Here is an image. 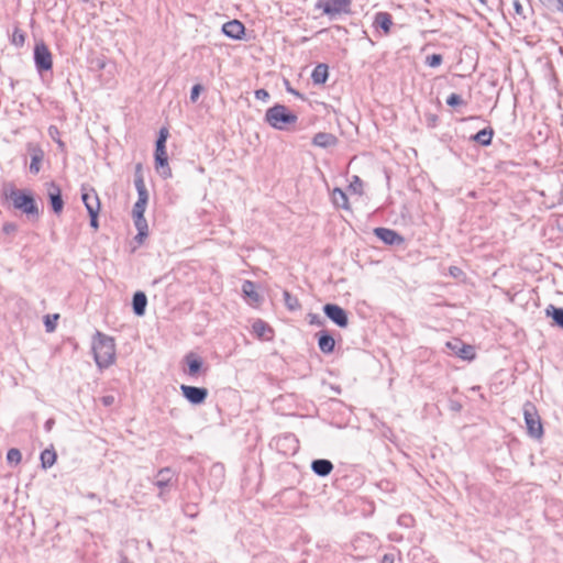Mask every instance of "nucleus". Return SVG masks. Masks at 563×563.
Wrapping results in <instances>:
<instances>
[{"label":"nucleus","mask_w":563,"mask_h":563,"mask_svg":"<svg viewBox=\"0 0 563 563\" xmlns=\"http://www.w3.org/2000/svg\"><path fill=\"white\" fill-rule=\"evenodd\" d=\"M26 150L31 157L30 172L33 175H36L41 170V164L44 159L45 153L40 144L32 142L27 143Z\"/></svg>","instance_id":"9"},{"label":"nucleus","mask_w":563,"mask_h":563,"mask_svg":"<svg viewBox=\"0 0 563 563\" xmlns=\"http://www.w3.org/2000/svg\"><path fill=\"white\" fill-rule=\"evenodd\" d=\"M349 188L358 195L363 192V181L358 176H353V180L351 181Z\"/></svg>","instance_id":"35"},{"label":"nucleus","mask_w":563,"mask_h":563,"mask_svg":"<svg viewBox=\"0 0 563 563\" xmlns=\"http://www.w3.org/2000/svg\"><path fill=\"white\" fill-rule=\"evenodd\" d=\"M318 336V346L324 354H331L335 347L334 338L325 330H322L316 334Z\"/></svg>","instance_id":"17"},{"label":"nucleus","mask_w":563,"mask_h":563,"mask_svg":"<svg viewBox=\"0 0 563 563\" xmlns=\"http://www.w3.org/2000/svg\"><path fill=\"white\" fill-rule=\"evenodd\" d=\"M86 497H87L88 499H91V500H97V501H98V504H100V503H101V498H100L97 494H95V493H88V494L86 495Z\"/></svg>","instance_id":"54"},{"label":"nucleus","mask_w":563,"mask_h":563,"mask_svg":"<svg viewBox=\"0 0 563 563\" xmlns=\"http://www.w3.org/2000/svg\"><path fill=\"white\" fill-rule=\"evenodd\" d=\"M442 60H443L442 55L432 54V55L427 56L426 64L429 67L435 68L442 64Z\"/></svg>","instance_id":"34"},{"label":"nucleus","mask_w":563,"mask_h":563,"mask_svg":"<svg viewBox=\"0 0 563 563\" xmlns=\"http://www.w3.org/2000/svg\"><path fill=\"white\" fill-rule=\"evenodd\" d=\"M395 555L393 553H386L383 555L380 563H394Z\"/></svg>","instance_id":"50"},{"label":"nucleus","mask_w":563,"mask_h":563,"mask_svg":"<svg viewBox=\"0 0 563 563\" xmlns=\"http://www.w3.org/2000/svg\"><path fill=\"white\" fill-rule=\"evenodd\" d=\"M329 77V67L325 64H318L312 70L311 78L313 84L322 85Z\"/></svg>","instance_id":"24"},{"label":"nucleus","mask_w":563,"mask_h":563,"mask_svg":"<svg viewBox=\"0 0 563 563\" xmlns=\"http://www.w3.org/2000/svg\"><path fill=\"white\" fill-rule=\"evenodd\" d=\"M155 150H166V141L157 137Z\"/></svg>","instance_id":"51"},{"label":"nucleus","mask_w":563,"mask_h":563,"mask_svg":"<svg viewBox=\"0 0 563 563\" xmlns=\"http://www.w3.org/2000/svg\"><path fill=\"white\" fill-rule=\"evenodd\" d=\"M155 168L159 172L163 178L172 177V169L168 165V156L166 150H155L154 154Z\"/></svg>","instance_id":"14"},{"label":"nucleus","mask_w":563,"mask_h":563,"mask_svg":"<svg viewBox=\"0 0 563 563\" xmlns=\"http://www.w3.org/2000/svg\"><path fill=\"white\" fill-rule=\"evenodd\" d=\"M147 306V298L143 291H136L132 298L133 312L137 317H142L145 313Z\"/></svg>","instance_id":"22"},{"label":"nucleus","mask_w":563,"mask_h":563,"mask_svg":"<svg viewBox=\"0 0 563 563\" xmlns=\"http://www.w3.org/2000/svg\"><path fill=\"white\" fill-rule=\"evenodd\" d=\"M185 362L188 366L186 373L190 377H195L202 369L203 362L196 353L190 352L185 356Z\"/></svg>","instance_id":"18"},{"label":"nucleus","mask_w":563,"mask_h":563,"mask_svg":"<svg viewBox=\"0 0 563 563\" xmlns=\"http://www.w3.org/2000/svg\"><path fill=\"white\" fill-rule=\"evenodd\" d=\"M374 234L388 245H396L404 242V238L400 234L388 228H376Z\"/></svg>","instance_id":"15"},{"label":"nucleus","mask_w":563,"mask_h":563,"mask_svg":"<svg viewBox=\"0 0 563 563\" xmlns=\"http://www.w3.org/2000/svg\"><path fill=\"white\" fill-rule=\"evenodd\" d=\"M323 312L339 328H346L349 325L347 312L339 305L325 303Z\"/></svg>","instance_id":"7"},{"label":"nucleus","mask_w":563,"mask_h":563,"mask_svg":"<svg viewBox=\"0 0 563 563\" xmlns=\"http://www.w3.org/2000/svg\"><path fill=\"white\" fill-rule=\"evenodd\" d=\"M352 0H318L314 4L316 10H320L322 15L330 20L351 13Z\"/></svg>","instance_id":"4"},{"label":"nucleus","mask_w":563,"mask_h":563,"mask_svg":"<svg viewBox=\"0 0 563 563\" xmlns=\"http://www.w3.org/2000/svg\"><path fill=\"white\" fill-rule=\"evenodd\" d=\"M2 231L5 234H12L18 231V225L13 222H5L2 227Z\"/></svg>","instance_id":"43"},{"label":"nucleus","mask_w":563,"mask_h":563,"mask_svg":"<svg viewBox=\"0 0 563 563\" xmlns=\"http://www.w3.org/2000/svg\"><path fill=\"white\" fill-rule=\"evenodd\" d=\"M253 331L258 338H263L265 335V332H272V329L268 327L266 322L258 319L253 323Z\"/></svg>","instance_id":"32"},{"label":"nucleus","mask_w":563,"mask_h":563,"mask_svg":"<svg viewBox=\"0 0 563 563\" xmlns=\"http://www.w3.org/2000/svg\"><path fill=\"white\" fill-rule=\"evenodd\" d=\"M134 225L137 230V234L135 236V240L139 243H142L143 240L148 235V225L147 221L144 216L141 217H133Z\"/></svg>","instance_id":"23"},{"label":"nucleus","mask_w":563,"mask_h":563,"mask_svg":"<svg viewBox=\"0 0 563 563\" xmlns=\"http://www.w3.org/2000/svg\"><path fill=\"white\" fill-rule=\"evenodd\" d=\"M7 198L15 209L26 214L29 219L37 220L40 218V209L31 191L12 189Z\"/></svg>","instance_id":"2"},{"label":"nucleus","mask_w":563,"mask_h":563,"mask_svg":"<svg viewBox=\"0 0 563 563\" xmlns=\"http://www.w3.org/2000/svg\"><path fill=\"white\" fill-rule=\"evenodd\" d=\"M81 200L89 213H96L100 211V200L96 190L91 187H81Z\"/></svg>","instance_id":"10"},{"label":"nucleus","mask_w":563,"mask_h":563,"mask_svg":"<svg viewBox=\"0 0 563 563\" xmlns=\"http://www.w3.org/2000/svg\"><path fill=\"white\" fill-rule=\"evenodd\" d=\"M22 459V454L18 449H10L7 453V460L9 463L18 464Z\"/></svg>","instance_id":"36"},{"label":"nucleus","mask_w":563,"mask_h":563,"mask_svg":"<svg viewBox=\"0 0 563 563\" xmlns=\"http://www.w3.org/2000/svg\"><path fill=\"white\" fill-rule=\"evenodd\" d=\"M122 563H129V562L122 561Z\"/></svg>","instance_id":"58"},{"label":"nucleus","mask_w":563,"mask_h":563,"mask_svg":"<svg viewBox=\"0 0 563 563\" xmlns=\"http://www.w3.org/2000/svg\"><path fill=\"white\" fill-rule=\"evenodd\" d=\"M298 117L284 104H275L266 110L265 122L273 129L285 131L289 125H295Z\"/></svg>","instance_id":"3"},{"label":"nucleus","mask_w":563,"mask_h":563,"mask_svg":"<svg viewBox=\"0 0 563 563\" xmlns=\"http://www.w3.org/2000/svg\"><path fill=\"white\" fill-rule=\"evenodd\" d=\"M168 134H169L168 129L162 128L158 133V139L167 141Z\"/></svg>","instance_id":"52"},{"label":"nucleus","mask_w":563,"mask_h":563,"mask_svg":"<svg viewBox=\"0 0 563 563\" xmlns=\"http://www.w3.org/2000/svg\"><path fill=\"white\" fill-rule=\"evenodd\" d=\"M374 25L384 31V34H389L393 26V18L388 12H377L374 18Z\"/></svg>","instance_id":"21"},{"label":"nucleus","mask_w":563,"mask_h":563,"mask_svg":"<svg viewBox=\"0 0 563 563\" xmlns=\"http://www.w3.org/2000/svg\"><path fill=\"white\" fill-rule=\"evenodd\" d=\"M56 452L54 449H45L41 453V464L43 468L52 467L56 462Z\"/></svg>","instance_id":"28"},{"label":"nucleus","mask_w":563,"mask_h":563,"mask_svg":"<svg viewBox=\"0 0 563 563\" xmlns=\"http://www.w3.org/2000/svg\"><path fill=\"white\" fill-rule=\"evenodd\" d=\"M522 410L528 434L540 439L543 435V427L536 406L531 401H527Z\"/></svg>","instance_id":"5"},{"label":"nucleus","mask_w":563,"mask_h":563,"mask_svg":"<svg viewBox=\"0 0 563 563\" xmlns=\"http://www.w3.org/2000/svg\"><path fill=\"white\" fill-rule=\"evenodd\" d=\"M34 63L40 73L51 70L53 67L52 53L43 42L34 47Z\"/></svg>","instance_id":"6"},{"label":"nucleus","mask_w":563,"mask_h":563,"mask_svg":"<svg viewBox=\"0 0 563 563\" xmlns=\"http://www.w3.org/2000/svg\"><path fill=\"white\" fill-rule=\"evenodd\" d=\"M58 319V314H55L53 319L49 318V316H46L45 318V328L47 332H52L55 330V321Z\"/></svg>","instance_id":"41"},{"label":"nucleus","mask_w":563,"mask_h":563,"mask_svg":"<svg viewBox=\"0 0 563 563\" xmlns=\"http://www.w3.org/2000/svg\"><path fill=\"white\" fill-rule=\"evenodd\" d=\"M180 390L186 400H188L191 405H201L208 397V389L205 387H196L183 384L180 385Z\"/></svg>","instance_id":"8"},{"label":"nucleus","mask_w":563,"mask_h":563,"mask_svg":"<svg viewBox=\"0 0 563 563\" xmlns=\"http://www.w3.org/2000/svg\"><path fill=\"white\" fill-rule=\"evenodd\" d=\"M255 98L262 101H266L269 98V93L265 89H257L255 91Z\"/></svg>","instance_id":"46"},{"label":"nucleus","mask_w":563,"mask_h":563,"mask_svg":"<svg viewBox=\"0 0 563 563\" xmlns=\"http://www.w3.org/2000/svg\"><path fill=\"white\" fill-rule=\"evenodd\" d=\"M446 104L450 107H456L461 104H465V101L457 93H451L446 99Z\"/></svg>","instance_id":"38"},{"label":"nucleus","mask_w":563,"mask_h":563,"mask_svg":"<svg viewBox=\"0 0 563 563\" xmlns=\"http://www.w3.org/2000/svg\"><path fill=\"white\" fill-rule=\"evenodd\" d=\"M203 89V87L199 84L195 85L192 88H191V91H190V100L191 102H196L199 98V95L201 92V90Z\"/></svg>","instance_id":"42"},{"label":"nucleus","mask_w":563,"mask_h":563,"mask_svg":"<svg viewBox=\"0 0 563 563\" xmlns=\"http://www.w3.org/2000/svg\"><path fill=\"white\" fill-rule=\"evenodd\" d=\"M100 401L104 407H110L114 404L115 398L112 395H106L100 398Z\"/></svg>","instance_id":"45"},{"label":"nucleus","mask_w":563,"mask_h":563,"mask_svg":"<svg viewBox=\"0 0 563 563\" xmlns=\"http://www.w3.org/2000/svg\"><path fill=\"white\" fill-rule=\"evenodd\" d=\"M311 470L316 475L325 477L332 472L333 464L330 460L318 459L312 461Z\"/></svg>","instance_id":"20"},{"label":"nucleus","mask_w":563,"mask_h":563,"mask_svg":"<svg viewBox=\"0 0 563 563\" xmlns=\"http://www.w3.org/2000/svg\"><path fill=\"white\" fill-rule=\"evenodd\" d=\"M141 179V180H144L143 178V170H142V164H136L135 166V173H134V179Z\"/></svg>","instance_id":"49"},{"label":"nucleus","mask_w":563,"mask_h":563,"mask_svg":"<svg viewBox=\"0 0 563 563\" xmlns=\"http://www.w3.org/2000/svg\"><path fill=\"white\" fill-rule=\"evenodd\" d=\"M426 120H427V125L429 128H434L437 125V122H438V115H435L433 113H427L426 114Z\"/></svg>","instance_id":"44"},{"label":"nucleus","mask_w":563,"mask_h":563,"mask_svg":"<svg viewBox=\"0 0 563 563\" xmlns=\"http://www.w3.org/2000/svg\"><path fill=\"white\" fill-rule=\"evenodd\" d=\"M146 205H147V202H145V201L136 200V202L133 206L132 216L133 217L144 216V212H145V209H146Z\"/></svg>","instance_id":"37"},{"label":"nucleus","mask_w":563,"mask_h":563,"mask_svg":"<svg viewBox=\"0 0 563 563\" xmlns=\"http://www.w3.org/2000/svg\"><path fill=\"white\" fill-rule=\"evenodd\" d=\"M539 2L550 10H563V0H539Z\"/></svg>","instance_id":"33"},{"label":"nucleus","mask_w":563,"mask_h":563,"mask_svg":"<svg viewBox=\"0 0 563 563\" xmlns=\"http://www.w3.org/2000/svg\"><path fill=\"white\" fill-rule=\"evenodd\" d=\"M493 135H494L493 129L486 128V129L478 131L475 135L472 136V139L483 146H488L492 144Z\"/></svg>","instance_id":"26"},{"label":"nucleus","mask_w":563,"mask_h":563,"mask_svg":"<svg viewBox=\"0 0 563 563\" xmlns=\"http://www.w3.org/2000/svg\"><path fill=\"white\" fill-rule=\"evenodd\" d=\"M338 137L332 133L319 132L314 134L312 144L318 147L328 148L336 145Z\"/></svg>","instance_id":"19"},{"label":"nucleus","mask_w":563,"mask_h":563,"mask_svg":"<svg viewBox=\"0 0 563 563\" xmlns=\"http://www.w3.org/2000/svg\"><path fill=\"white\" fill-rule=\"evenodd\" d=\"M24 41H25L24 33L19 31V30H15L14 33H13V43L16 46H22L24 44Z\"/></svg>","instance_id":"40"},{"label":"nucleus","mask_w":563,"mask_h":563,"mask_svg":"<svg viewBox=\"0 0 563 563\" xmlns=\"http://www.w3.org/2000/svg\"><path fill=\"white\" fill-rule=\"evenodd\" d=\"M284 297V303L290 311H296L301 308V305L298 300V298L294 295H291L288 290H284L283 292Z\"/></svg>","instance_id":"29"},{"label":"nucleus","mask_w":563,"mask_h":563,"mask_svg":"<svg viewBox=\"0 0 563 563\" xmlns=\"http://www.w3.org/2000/svg\"><path fill=\"white\" fill-rule=\"evenodd\" d=\"M446 346L459 357L463 360H473L475 357L474 349L464 344L461 340L454 339L446 343Z\"/></svg>","instance_id":"12"},{"label":"nucleus","mask_w":563,"mask_h":563,"mask_svg":"<svg viewBox=\"0 0 563 563\" xmlns=\"http://www.w3.org/2000/svg\"><path fill=\"white\" fill-rule=\"evenodd\" d=\"M457 271H459L457 267H451V269H450L451 274L454 275V276H455Z\"/></svg>","instance_id":"57"},{"label":"nucleus","mask_w":563,"mask_h":563,"mask_svg":"<svg viewBox=\"0 0 563 563\" xmlns=\"http://www.w3.org/2000/svg\"><path fill=\"white\" fill-rule=\"evenodd\" d=\"M176 472L170 467H163L156 474L154 485L159 489L158 497H162L166 488L172 485Z\"/></svg>","instance_id":"11"},{"label":"nucleus","mask_w":563,"mask_h":563,"mask_svg":"<svg viewBox=\"0 0 563 563\" xmlns=\"http://www.w3.org/2000/svg\"><path fill=\"white\" fill-rule=\"evenodd\" d=\"M242 291L245 295V297L250 298L253 302H258L261 299L258 292L256 291L255 283L251 280L243 282Z\"/></svg>","instance_id":"27"},{"label":"nucleus","mask_w":563,"mask_h":563,"mask_svg":"<svg viewBox=\"0 0 563 563\" xmlns=\"http://www.w3.org/2000/svg\"><path fill=\"white\" fill-rule=\"evenodd\" d=\"M48 199L54 213L59 214L64 208L62 190L54 181L48 184Z\"/></svg>","instance_id":"13"},{"label":"nucleus","mask_w":563,"mask_h":563,"mask_svg":"<svg viewBox=\"0 0 563 563\" xmlns=\"http://www.w3.org/2000/svg\"><path fill=\"white\" fill-rule=\"evenodd\" d=\"M134 185H135V189L137 191V200L147 202L148 201V192H147L144 180H141L140 178L134 179Z\"/></svg>","instance_id":"31"},{"label":"nucleus","mask_w":563,"mask_h":563,"mask_svg":"<svg viewBox=\"0 0 563 563\" xmlns=\"http://www.w3.org/2000/svg\"><path fill=\"white\" fill-rule=\"evenodd\" d=\"M332 202L338 208H342V209H345V210L350 209L347 196L340 188H334L333 189V191H332Z\"/></svg>","instance_id":"25"},{"label":"nucleus","mask_w":563,"mask_h":563,"mask_svg":"<svg viewBox=\"0 0 563 563\" xmlns=\"http://www.w3.org/2000/svg\"><path fill=\"white\" fill-rule=\"evenodd\" d=\"M547 314L551 316L554 323L563 329V308H556L551 305L547 309Z\"/></svg>","instance_id":"30"},{"label":"nucleus","mask_w":563,"mask_h":563,"mask_svg":"<svg viewBox=\"0 0 563 563\" xmlns=\"http://www.w3.org/2000/svg\"><path fill=\"white\" fill-rule=\"evenodd\" d=\"M287 90H288L290 93H294V95H296V96H298V97H301V98H302V96H301L298 91H296L295 89L288 88Z\"/></svg>","instance_id":"56"},{"label":"nucleus","mask_w":563,"mask_h":563,"mask_svg":"<svg viewBox=\"0 0 563 563\" xmlns=\"http://www.w3.org/2000/svg\"><path fill=\"white\" fill-rule=\"evenodd\" d=\"M560 12H563V10H559Z\"/></svg>","instance_id":"59"},{"label":"nucleus","mask_w":563,"mask_h":563,"mask_svg":"<svg viewBox=\"0 0 563 563\" xmlns=\"http://www.w3.org/2000/svg\"><path fill=\"white\" fill-rule=\"evenodd\" d=\"M98 214L99 212H96V213H89V217H90V225L91 228H93L95 230H97L99 228V223H98Z\"/></svg>","instance_id":"48"},{"label":"nucleus","mask_w":563,"mask_h":563,"mask_svg":"<svg viewBox=\"0 0 563 563\" xmlns=\"http://www.w3.org/2000/svg\"><path fill=\"white\" fill-rule=\"evenodd\" d=\"M54 424H55V420L54 419L51 418V419L46 420V422L44 424L45 431L49 432Z\"/></svg>","instance_id":"53"},{"label":"nucleus","mask_w":563,"mask_h":563,"mask_svg":"<svg viewBox=\"0 0 563 563\" xmlns=\"http://www.w3.org/2000/svg\"><path fill=\"white\" fill-rule=\"evenodd\" d=\"M309 322H310V324H316V325H322L323 324V321L321 320V318L318 314H314V313H310L309 314Z\"/></svg>","instance_id":"47"},{"label":"nucleus","mask_w":563,"mask_h":563,"mask_svg":"<svg viewBox=\"0 0 563 563\" xmlns=\"http://www.w3.org/2000/svg\"><path fill=\"white\" fill-rule=\"evenodd\" d=\"M92 352L97 366L108 368L115 360L114 340L97 331L92 342Z\"/></svg>","instance_id":"1"},{"label":"nucleus","mask_w":563,"mask_h":563,"mask_svg":"<svg viewBox=\"0 0 563 563\" xmlns=\"http://www.w3.org/2000/svg\"><path fill=\"white\" fill-rule=\"evenodd\" d=\"M515 10L517 13H521L522 11V5L518 1L515 2Z\"/></svg>","instance_id":"55"},{"label":"nucleus","mask_w":563,"mask_h":563,"mask_svg":"<svg viewBox=\"0 0 563 563\" xmlns=\"http://www.w3.org/2000/svg\"><path fill=\"white\" fill-rule=\"evenodd\" d=\"M48 134H49V136H51L53 140H55V141H56V143L58 144V147H59L60 150H64V147H65L64 142H63V141H60L59 139H56V135H58V134H59L58 129H57L56 126H54V125H51V126L48 128Z\"/></svg>","instance_id":"39"},{"label":"nucleus","mask_w":563,"mask_h":563,"mask_svg":"<svg viewBox=\"0 0 563 563\" xmlns=\"http://www.w3.org/2000/svg\"><path fill=\"white\" fill-rule=\"evenodd\" d=\"M222 32L230 38L241 40L244 35L245 27L242 22L232 20L223 24Z\"/></svg>","instance_id":"16"}]
</instances>
